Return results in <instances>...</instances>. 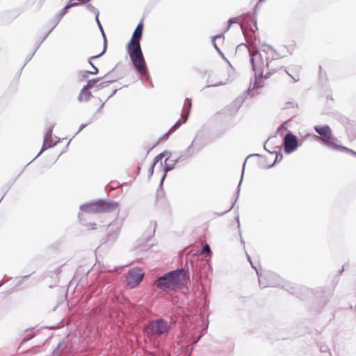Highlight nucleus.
<instances>
[{
    "instance_id": "4be33fe9",
    "label": "nucleus",
    "mask_w": 356,
    "mask_h": 356,
    "mask_svg": "<svg viewBox=\"0 0 356 356\" xmlns=\"http://www.w3.org/2000/svg\"><path fill=\"white\" fill-rule=\"evenodd\" d=\"M186 120H187V116L186 118H184L183 122H185L186 121Z\"/></svg>"
},
{
    "instance_id": "dca6fc26",
    "label": "nucleus",
    "mask_w": 356,
    "mask_h": 356,
    "mask_svg": "<svg viewBox=\"0 0 356 356\" xmlns=\"http://www.w3.org/2000/svg\"><path fill=\"white\" fill-rule=\"evenodd\" d=\"M181 124V122L179 120L170 130L169 133L173 132L175 130H176L180 125Z\"/></svg>"
},
{
    "instance_id": "423d86ee",
    "label": "nucleus",
    "mask_w": 356,
    "mask_h": 356,
    "mask_svg": "<svg viewBox=\"0 0 356 356\" xmlns=\"http://www.w3.org/2000/svg\"><path fill=\"white\" fill-rule=\"evenodd\" d=\"M80 102H86L87 108L95 113L99 112L104 106V102L99 97L91 95L90 92L83 88L79 96Z\"/></svg>"
},
{
    "instance_id": "f257e3e1",
    "label": "nucleus",
    "mask_w": 356,
    "mask_h": 356,
    "mask_svg": "<svg viewBox=\"0 0 356 356\" xmlns=\"http://www.w3.org/2000/svg\"><path fill=\"white\" fill-rule=\"evenodd\" d=\"M296 48L293 42L280 46L277 50L269 45L263 46L259 50L249 49L251 62L255 73L264 79L273 77L274 80L285 76L286 72L279 59L292 54Z\"/></svg>"
},
{
    "instance_id": "0eeeda50",
    "label": "nucleus",
    "mask_w": 356,
    "mask_h": 356,
    "mask_svg": "<svg viewBox=\"0 0 356 356\" xmlns=\"http://www.w3.org/2000/svg\"><path fill=\"white\" fill-rule=\"evenodd\" d=\"M170 329V325L164 320L159 319L152 321L147 327V332L153 335H161L167 333Z\"/></svg>"
},
{
    "instance_id": "aec40b11",
    "label": "nucleus",
    "mask_w": 356,
    "mask_h": 356,
    "mask_svg": "<svg viewBox=\"0 0 356 356\" xmlns=\"http://www.w3.org/2000/svg\"><path fill=\"white\" fill-rule=\"evenodd\" d=\"M221 35H216L213 38V40H216L217 38H220Z\"/></svg>"
},
{
    "instance_id": "20e7f679",
    "label": "nucleus",
    "mask_w": 356,
    "mask_h": 356,
    "mask_svg": "<svg viewBox=\"0 0 356 356\" xmlns=\"http://www.w3.org/2000/svg\"><path fill=\"white\" fill-rule=\"evenodd\" d=\"M127 51L138 72L142 76L147 75V69L140 45L127 46Z\"/></svg>"
},
{
    "instance_id": "412c9836",
    "label": "nucleus",
    "mask_w": 356,
    "mask_h": 356,
    "mask_svg": "<svg viewBox=\"0 0 356 356\" xmlns=\"http://www.w3.org/2000/svg\"><path fill=\"white\" fill-rule=\"evenodd\" d=\"M45 145H46V144H45V143H44L43 144V148H42V149H47V147H45Z\"/></svg>"
},
{
    "instance_id": "1a4fd4ad",
    "label": "nucleus",
    "mask_w": 356,
    "mask_h": 356,
    "mask_svg": "<svg viewBox=\"0 0 356 356\" xmlns=\"http://www.w3.org/2000/svg\"><path fill=\"white\" fill-rule=\"evenodd\" d=\"M284 150L290 154L296 150L298 146V140L296 136L291 133H288L284 136Z\"/></svg>"
},
{
    "instance_id": "5701e85b",
    "label": "nucleus",
    "mask_w": 356,
    "mask_h": 356,
    "mask_svg": "<svg viewBox=\"0 0 356 356\" xmlns=\"http://www.w3.org/2000/svg\"><path fill=\"white\" fill-rule=\"evenodd\" d=\"M264 1V0H259V2H262V1Z\"/></svg>"
},
{
    "instance_id": "a211bd4d",
    "label": "nucleus",
    "mask_w": 356,
    "mask_h": 356,
    "mask_svg": "<svg viewBox=\"0 0 356 356\" xmlns=\"http://www.w3.org/2000/svg\"><path fill=\"white\" fill-rule=\"evenodd\" d=\"M87 229L88 230H92L96 229V224L95 223H89L86 225Z\"/></svg>"
},
{
    "instance_id": "2eb2a0df",
    "label": "nucleus",
    "mask_w": 356,
    "mask_h": 356,
    "mask_svg": "<svg viewBox=\"0 0 356 356\" xmlns=\"http://www.w3.org/2000/svg\"><path fill=\"white\" fill-rule=\"evenodd\" d=\"M90 64L92 65V67L93 68L92 71H91V72H86V74H97L98 73V69L92 65V62L90 60Z\"/></svg>"
},
{
    "instance_id": "39448f33",
    "label": "nucleus",
    "mask_w": 356,
    "mask_h": 356,
    "mask_svg": "<svg viewBox=\"0 0 356 356\" xmlns=\"http://www.w3.org/2000/svg\"><path fill=\"white\" fill-rule=\"evenodd\" d=\"M118 204L115 202H106L99 200L95 202H91L82 205L81 210L88 213H100L109 212L118 207Z\"/></svg>"
},
{
    "instance_id": "4468645a",
    "label": "nucleus",
    "mask_w": 356,
    "mask_h": 356,
    "mask_svg": "<svg viewBox=\"0 0 356 356\" xmlns=\"http://www.w3.org/2000/svg\"><path fill=\"white\" fill-rule=\"evenodd\" d=\"M97 81H98L97 79L90 80L88 81L87 86L84 88H86L87 90H88V88L93 87L94 85L97 82Z\"/></svg>"
},
{
    "instance_id": "9b49d317",
    "label": "nucleus",
    "mask_w": 356,
    "mask_h": 356,
    "mask_svg": "<svg viewBox=\"0 0 356 356\" xmlns=\"http://www.w3.org/2000/svg\"><path fill=\"white\" fill-rule=\"evenodd\" d=\"M143 22H140L138 24L136 29L134 31V33L132 35V38L129 42L127 46H134V45H140V40L142 37L143 33Z\"/></svg>"
},
{
    "instance_id": "7ed1b4c3",
    "label": "nucleus",
    "mask_w": 356,
    "mask_h": 356,
    "mask_svg": "<svg viewBox=\"0 0 356 356\" xmlns=\"http://www.w3.org/2000/svg\"><path fill=\"white\" fill-rule=\"evenodd\" d=\"M315 131L321 136V140L329 147L350 153L352 155L356 156V152L346 147L337 145L334 142L332 136V131L329 126H315Z\"/></svg>"
},
{
    "instance_id": "f3484780",
    "label": "nucleus",
    "mask_w": 356,
    "mask_h": 356,
    "mask_svg": "<svg viewBox=\"0 0 356 356\" xmlns=\"http://www.w3.org/2000/svg\"><path fill=\"white\" fill-rule=\"evenodd\" d=\"M202 253H211V249H210V247L208 244H205L204 246H203V248H202Z\"/></svg>"
},
{
    "instance_id": "ddd939ff",
    "label": "nucleus",
    "mask_w": 356,
    "mask_h": 356,
    "mask_svg": "<svg viewBox=\"0 0 356 356\" xmlns=\"http://www.w3.org/2000/svg\"><path fill=\"white\" fill-rule=\"evenodd\" d=\"M78 4H79V3H70L67 4L66 6H65V7L61 10V11H60V16H61V17L64 16V15L66 14V13H67V10H68L69 8H72V7H73V6H77Z\"/></svg>"
},
{
    "instance_id": "f8f14e48",
    "label": "nucleus",
    "mask_w": 356,
    "mask_h": 356,
    "mask_svg": "<svg viewBox=\"0 0 356 356\" xmlns=\"http://www.w3.org/2000/svg\"><path fill=\"white\" fill-rule=\"evenodd\" d=\"M104 42H103V49H102V51L95 55V56H92L91 58H90V60L92 59H95V58H99V56H101L102 55H103L105 52H106V37L105 35H104Z\"/></svg>"
},
{
    "instance_id": "6ab92c4d",
    "label": "nucleus",
    "mask_w": 356,
    "mask_h": 356,
    "mask_svg": "<svg viewBox=\"0 0 356 356\" xmlns=\"http://www.w3.org/2000/svg\"><path fill=\"white\" fill-rule=\"evenodd\" d=\"M237 22V19H231L229 20V26L233 24V23H236Z\"/></svg>"
},
{
    "instance_id": "6e6552de",
    "label": "nucleus",
    "mask_w": 356,
    "mask_h": 356,
    "mask_svg": "<svg viewBox=\"0 0 356 356\" xmlns=\"http://www.w3.org/2000/svg\"><path fill=\"white\" fill-rule=\"evenodd\" d=\"M144 273L140 268H135L131 270L127 276V284L130 288H135L143 280Z\"/></svg>"
},
{
    "instance_id": "9d476101",
    "label": "nucleus",
    "mask_w": 356,
    "mask_h": 356,
    "mask_svg": "<svg viewBox=\"0 0 356 356\" xmlns=\"http://www.w3.org/2000/svg\"><path fill=\"white\" fill-rule=\"evenodd\" d=\"M171 156V154L169 152H163L159 155H157L155 159L154 163L151 165L149 170V176H152L154 171V166L159 163V161H161V165H162L161 160L163 158L165 159V164L166 165L165 170H169L170 168L168 167V161Z\"/></svg>"
},
{
    "instance_id": "f03ea898",
    "label": "nucleus",
    "mask_w": 356,
    "mask_h": 356,
    "mask_svg": "<svg viewBox=\"0 0 356 356\" xmlns=\"http://www.w3.org/2000/svg\"><path fill=\"white\" fill-rule=\"evenodd\" d=\"M187 276L184 270H175L160 277L156 281L158 287L174 290L185 284Z\"/></svg>"
}]
</instances>
